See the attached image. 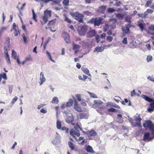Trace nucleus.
Wrapping results in <instances>:
<instances>
[{
  "mask_svg": "<svg viewBox=\"0 0 154 154\" xmlns=\"http://www.w3.org/2000/svg\"><path fill=\"white\" fill-rule=\"evenodd\" d=\"M143 126L146 129L149 128V130L152 132V134L154 138V124L150 120L146 121L143 124Z\"/></svg>",
  "mask_w": 154,
  "mask_h": 154,
  "instance_id": "1",
  "label": "nucleus"
},
{
  "mask_svg": "<svg viewBox=\"0 0 154 154\" xmlns=\"http://www.w3.org/2000/svg\"><path fill=\"white\" fill-rule=\"evenodd\" d=\"M103 20L102 18L100 17L93 18L89 20V23L94 24V26H98L102 23Z\"/></svg>",
  "mask_w": 154,
  "mask_h": 154,
  "instance_id": "2",
  "label": "nucleus"
},
{
  "mask_svg": "<svg viewBox=\"0 0 154 154\" xmlns=\"http://www.w3.org/2000/svg\"><path fill=\"white\" fill-rule=\"evenodd\" d=\"M86 27L85 26L79 27L77 29L79 34L81 35H84L86 33Z\"/></svg>",
  "mask_w": 154,
  "mask_h": 154,
  "instance_id": "3",
  "label": "nucleus"
},
{
  "mask_svg": "<svg viewBox=\"0 0 154 154\" xmlns=\"http://www.w3.org/2000/svg\"><path fill=\"white\" fill-rule=\"evenodd\" d=\"M62 36L66 43L69 44L70 43V36L66 32H63Z\"/></svg>",
  "mask_w": 154,
  "mask_h": 154,
  "instance_id": "4",
  "label": "nucleus"
},
{
  "mask_svg": "<svg viewBox=\"0 0 154 154\" xmlns=\"http://www.w3.org/2000/svg\"><path fill=\"white\" fill-rule=\"evenodd\" d=\"M132 26H133L131 24H128L125 25L124 27H123V26H122V30L124 33L125 34H127L129 31L130 28Z\"/></svg>",
  "mask_w": 154,
  "mask_h": 154,
  "instance_id": "5",
  "label": "nucleus"
},
{
  "mask_svg": "<svg viewBox=\"0 0 154 154\" xmlns=\"http://www.w3.org/2000/svg\"><path fill=\"white\" fill-rule=\"evenodd\" d=\"M138 26L139 27L140 30L143 31L144 29L145 24L144 23L143 20H140L137 22Z\"/></svg>",
  "mask_w": 154,
  "mask_h": 154,
  "instance_id": "6",
  "label": "nucleus"
},
{
  "mask_svg": "<svg viewBox=\"0 0 154 154\" xmlns=\"http://www.w3.org/2000/svg\"><path fill=\"white\" fill-rule=\"evenodd\" d=\"M74 102L75 103L74 108L77 111L79 112H81L82 111V109L80 106L77 104V101L75 98H74Z\"/></svg>",
  "mask_w": 154,
  "mask_h": 154,
  "instance_id": "7",
  "label": "nucleus"
},
{
  "mask_svg": "<svg viewBox=\"0 0 154 154\" xmlns=\"http://www.w3.org/2000/svg\"><path fill=\"white\" fill-rule=\"evenodd\" d=\"M84 17V15L82 14H80L79 12L76 15L75 19L78 20L80 23H83V18Z\"/></svg>",
  "mask_w": 154,
  "mask_h": 154,
  "instance_id": "8",
  "label": "nucleus"
},
{
  "mask_svg": "<svg viewBox=\"0 0 154 154\" xmlns=\"http://www.w3.org/2000/svg\"><path fill=\"white\" fill-rule=\"evenodd\" d=\"M86 134L88 137H94L97 135V133L94 130H91L90 131H88L86 133Z\"/></svg>",
  "mask_w": 154,
  "mask_h": 154,
  "instance_id": "9",
  "label": "nucleus"
},
{
  "mask_svg": "<svg viewBox=\"0 0 154 154\" xmlns=\"http://www.w3.org/2000/svg\"><path fill=\"white\" fill-rule=\"evenodd\" d=\"M70 134L74 138H75V139H76V138L75 137V135H76L78 137H79L80 135V133L79 132L76 131L74 129H72L71 130Z\"/></svg>",
  "mask_w": 154,
  "mask_h": 154,
  "instance_id": "10",
  "label": "nucleus"
},
{
  "mask_svg": "<svg viewBox=\"0 0 154 154\" xmlns=\"http://www.w3.org/2000/svg\"><path fill=\"white\" fill-rule=\"evenodd\" d=\"M106 6L102 5L97 10V12L99 13L103 14L105 12Z\"/></svg>",
  "mask_w": 154,
  "mask_h": 154,
  "instance_id": "11",
  "label": "nucleus"
},
{
  "mask_svg": "<svg viewBox=\"0 0 154 154\" xmlns=\"http://www.w3.org/2000/svg\"><path fill=\"white\" fill-rule=\"evenodd\" d=\"M70 115L67 116L66 119V122L68 123H71L74 120V117L72 114H70Z\"/></svg>",
  "mask_w": 154,
  "mask_h": 154,
  "instance_id": "12",
  "label": "nucleus"
},
{
  "mask_svg": "<svg viewBox=\"0 0 154 154\" xmlns=\"http://www.w3.org/2000/svg\"><path fill=\"white\" fill-rule=\"evenodd\" d=\"M150 133L149 132H147L145 133L143 137V140L144 141H146L147 140H150L154 138L153 136L152 137H149Z\"/></svg>",
  "mask_w": 154,
  "mask_h": 154,
  "instance_id": "13",
  "label": "nucleus"
},
{
  "mask_svg": "<svg viewBox=\"0 0 154 154\" xmlns=\"http://www.w3.org/2000/svg\"><path fill=\"white\" fill-rule=\"evenodd\" d=\"M96 32L94 29L91 30L88 33L87 35V36L88 38H91L94 36L96 34Z\"/></svg>",
  "mask_w": 154,
  "mask_h": 154,
  "instance_id": "14",
  "label": "nucleus"
},
{
  "mask_svg": "<svg viewBox=\"0 0 154 154\" xmlns=\"http://www.w3.org/2000/svg\"><path fill=\"white\" fill-rule=\"evenodd\" d=\"M81 48V46L78 44L73 45V50L75 51V54H76L79 51Z\"/></svg>",
  "mask_w": 154,
  "mask_h": 154,
  "instance_id": "15",
  "label": "nucleus"
},
{
  "mask_svg": "<svg viewBox=\"0 0 154 154\" xmlns=\"http://www.w3.org/2000/svg\"><path fill=\"white\" fill-rule=\"evenodd\" d=\"M40 85H42L45 81V79L44 77V74L42 72H40Z\"/></svg>",
  "mask_w": 154,
  "mask_h": 154,
  "instance_id": "16",
  "label": "nucleus"
},
{
  "mask_svg": "<svg viewBox=\"0 0 154 154\" xmlns=\"http://www.w3.org/2000/svg\"><path fill=\"white\" fill-rule=\"evenodd\" d=\"M86 151L88 152L94 153V151L93 150L91 146H88L86 148Z\"/></svg>",
  "mask_w": 154,
  "mask_h": 154,
  "instance_id": "17",
  "label": "nucleus"
},
{
  "mask_svg": "<svg viewBox=\"0 0 154 154\" xmlns=\"http://www.w3.org/2000/svg\"><path fill=\"white\" fill-rule=\"evenodd\" d=\"M44 15L47 16L48 18L51 16V11L47 10L44 11Z\"/></svg>",
  "mask_w": 154,
  "mask_h": 154,
  "instance_id": "18",
  "label": "nucleus"
},
{
  "mask_svg": "<svg viewBox=\"0 0 154 154\" xmlns=\"http://www.w3.org/2000/svg\"><path fill=\"white\" fill-rule=\"evenodd\" d=\"M82 71L86 75L89 76L91 75V74L89 73V70L87 68L82 67Z\"/></svg>",
  "mask_w": 154,
  "mask_h": 154,
  "instance_id": "19",
  "label": "nucleus"
},
{
  "mask_svg": "<svg viewBox=\"0 0 154 154\" xmlns=\"http://www.w3.org/2000/svg\"><path fill=\"white\" fill-rule=\"evenodd\" d=\"M142 97L143 98L145 99L146 100L149 102H151L152 101V99L149 98V97L146 95H143L142 96Z\"/></svg>",
  "mask_w": 154,
  "mask_h": 154,
  "instance_id": "20",
  "label": "nucleus"
},
{
  "mask_svg": "<svg viewBox=\"0 0 154 154\" xmlns=\"http://www.w3.org/2000/svg\"><path fill=\"white\" fill-rule=\"evenodd\" d=\"M59 102V99L57 97H54L51 101L52 103L57 104Z\"/></svg>",
  "mask_w": 154,
  "mask_h": 154,
  "instance_id": "21",
  "label": "nucleus"
},
{
  "mask_svg": "<svg viewBox=\"0 0 154 154\" xmlns=\"http://www.w3.org/2000/svg\"><path fill=\"white\" fill-rule=\"evenodd\" d=\"M68 144L69 147L71 148V149L72 150H73L75 149V145L71 142L69 141L68 142Z\"/></svg>",
  "mask_w": 154,
  "mask_h": 154,
  "instance_id": "22",
  "label": "nucleus"
},
{
  "mask_svg": "<svg viewBox=\"0 0 154 154\" xmlns=\"http://www.w3.org/2000/svg\"><path fill=\"white\" fill-rule=\"evenodd\" d=\"M73 103V100L72 99H70L69 100V101L66 103V106H67V107H70L72 106Z\"/></svg>",
  "mask_w": 154,
  "mask_h": 154,
  "instance_id": "23",
  "label": "nucleus"
},
{
  "mask_svg": "<svg viewBox=\"0 0 154 154\" xmlns=\"http://www.w3.org/2000/svg\"><path fill=\"white\" fill-rule=\"evenodd\" d=\"M5 59L6 60L7 62L8 63H11L10 59L9 57V54H8V51H6L5 52Z\"/></svg>",
  "mask_w": 154,
  "mask_h": 154,
  "instance_id": "24",
  "label": "nucleus"
},
{
  "mask_svg": "<svg viewBox=\"0 0 154 154\" xmlns=\"http://www.w3.org/2000/svg\"><path fill=\"white\" fill-rule=\"evenodd\" d=\"M12 58L15 60L17 57V53L14 50H12Z\"/></svg>",
  "mask_w": 154,
  "mask_h": 154,
  "instance_id": "25",
  "label": "nucleus"
},
{
  "mask_svg": "<svg viewBox=\"0 0 154 154\" xmlns=\"http://www.w3.org/2000/svg\"><path fill=\"white\" fill-rule=\"evenodd\" d=\"M94 105L97 106H100L103 103V102L97 100H94Z\"/></svg>",
  "mask_w": 154,
  "mask_h": 154,
  "instance_id": "26",
  "label": "nucleus"
},
{
  "mask_svg": "<svg viewBox=\"0 0 154 154\" xmlns=\"http://www.w3.org/2000/svg\"><path fill=\"white\" fill-rule=\"evenodd\" d=\"M79 116L81 119H85L87 117V114L81 112L79 114Z\"/></svg>",
  "mask_w": 154,
  "mask_h": 154,
  "instance_id": "27",
  "label": "nucleus"
},
{
  "mask_svg": "<svg viewBox=\"0 0 154 154\" xmlns=\"http://www.w3.org/2000/svg\"><path fill=\"white\" fill-rule=\"evenodd\" d=\"M116 16L117 18L120 20L122 19L124 17V15L120 13L116 14Z\"/></svg>",
  "mask_w": 154,
  "mask_h": 154,
  "instance_id": "28",
  "label": "nucleus"
},
{
  "mask_svg": "<svg viewBox=\"0 0 154 154\" xmlns=\"http://www.w3.org/2000/svg\"><path fill=\"white\" fill-rule=\"evenodd\" d=\"M131 17L130 16H127L125 17V21L130 24L131 23Z\"/></svg>",
  "mask_w": 154,
  "mask_h": 154,
  "instance_id": "29",
  "label": "nucleus"
},
{
  "mask_svg": "<svg viewBox=\"0 0 154 154\" xmlns=\"http://www.w3.org/2000/svg\"><path fill=\"white\" fill-rule=\"evenodd\" d=\"M74 128L77 132H79V130L82 131V130L80 126L77 124L74 126Z\"/></svg>",
  "mask_w": 154,
  "mask_h": 154,
  "instance_id": "30",
  "label": "nucleus"
},
{
  "mask_svg": "<svg viewBox=\"0 0 154 154\" xmlns=\"http://www.w3.org/2000/svg\"><path fill=\"white\" fill-rule=\"evenodd\" d=\"M137 15L140 17L142 18H145L147 17L146 14L145 13V12L143 14H138Z\"/></svg>",
  "mask_w": 154,
  "mask_h": 154,
  "instance_id": "31",
  "label": "nucleus"
},
{
  "mask_svg": "<svg viewBox=\"0 0 154 154\" xmlns=\"http://www.w3.org/2000/svg\"><path fill=\"white\" fill-rule=\"evenodd\" d=\"M128 102V100L127 99H124V101H122L121 103H122L123 104L125 105V103H127ZM128 105L130 106L131 105V101L129 100V103L128 104Z\"/></svg>",
  "mask_w": 154,
  "mask_h": 154,
  "instance_id": "32",
  "label": "nucleus"
},
{
  "mask_svg": "<svg viewBox=\"0 0 154 154\" xmlns=\"http://www.w3.org/2000/svg\"><path fill=\"white\" fill-rule=\"evenodd\" d=\"M151 30L154 31V24H152L148 28V33H150V31Z\"/></svg>",
  "mask_w": 154,
  "mask_h": 154,
  "instance_id": "33",
  "label": "nucleus"
},
{
  "mask_svg": "<svg viewBox=\"0 0 154 154\" xmlns=\"http://www.w3.org/2000/svg\"><path fill=\"white\" fill-rule=\"evenodd\" d=\"M109 29V25L107 24H105L103 26V29L104 32H106Z\"/></svg>",
  "mask_w": 154,
  "mask_h": 154,
  "instance_id": "34",
  "label": "nucleus"
},
{
  "mask_svg": "<svg viewBox=\"0 0 154 154\" xmlns=\"http://www.w3.org/2000/svg\"><path fill=\"white\" fill-rule=\"evenodd\" d=\"M84 138L82 137H80L79 139L77 140L78 141H80L82 140H83L80 143L81 144L83 145L85 143V140H83Z\"/></svg>",
  "mask_w": 154,
  "mask_h": 154,
  "instance_id": "35",
  "label": "nucleus"
},
{
  "mask_svg": "<svg viewBox=\"0 0 154 154\" xmlns=\"http://www.w3.org/2000/svg\"><path fill=\"white\" fill-rule=\"evenodd\" d=\"M50 1H52L53 2H54L56 4H58L60 3L59 0H45V2H47Z\"/></svg>",
  "mask_w": 154,
  "mask_h": 154,
  "instance_id": "36",
  "label": "nucleus"
},
{
  "mask_svg": "<svg viewBox=\"0 0 154 154\" xmlns=\"http://www.w3.org/2000/svg\"><path fill=\"white\" fill-rule=\"evenodd\" d=\"M69 0H63V4L65 6H68L69 5Z\"/></svg>",
  "mask_w": 154,
  "mask_h": 154,
  "instance_id": "37",
  "label": "nucleus"
},
{
  "mask_svg": "<svg viewBox=\"0 0 154 154\" xmlns=\"http://www.w3.org/2000/svg\"><path fill=\"white\" fill-rule=\"evenodd\" d=\"M56 21V19H55L53 20H52L49 21L48 25H52L54 24Z\"/></svg>",
  "mask_w": 154,
  "mask_h": 154,
  "instance_id": "38",
  "label": "nucleus"
},
{
  "mask_svg": "<svg viewBox=\"0 0 154 154\" xmlns=\"http://www.w3.org/2000/svg\"><path fill=\"white\" fill-rule=\"evenodd\" d=\"M22 37L23 38L24 42L25 43H27L28 41L27 40V39L26 38L25 36V35L24 33H23L22 34Z\"/></svg>",
  "mask_w": 154,
  "mask_h": 154,
  "instance_id": "39",
  "label": "nucleus"
},
{
  "mask_svg": "<svg viewBox=\"0 0 154 154\" xmlns=\"http://www.w3.org/2000/svg\"><path fill=\"white\" fill-rule=\"evenodd\" d=\"M57 128L59 129H60L61 128V122L58 120H57Z\"/></svg>",
  "mask_w": 154,
  "mask_h": 154,
  "instance_id": "40",
  "label": "nucleus"
},
{
  "mask_svg": "<svg viewBox=\"0 0 154 154\" xmlns=\"http://www.w3.org/2000/svg\"><path fill=\"white\" fill-rule=\"evenodd\" d=\"M90 96L91 97L94 98H97V96L94 93L88 92Z\"/></svg>",
  "mask_w": 154,
  "mask_h": 154,
  "instance_id": "41",
  "label": "nucleus"
},
{
  "mask_svg": "<svg viewBox=\"0 0 154 154\" xmlns=\"http://www.w3.org/2000/svg\"><path fill=\"white\" fill-rule=\"evenodd\" d=\"M20 33L19 29L14 30V34L15 36H17L18 34Z\"/></svg>",
  "mask_w": 154,
  "mask_h": 154,
  "instance_id": "42",
  "label": "nucleus"
},
{
  "mask_svg": "<svg viewBox=\"0 0 154 154\" xmlns=\"http://www.w3.org/2000/svg\"><path fill=\"white\" fill-rule=\"evenodd\" d=\"M103 50L102 49V48L101 47H97L95 49L94 51L99 52H101Z\"/></svg>",
  "mask_w": 154,
  "mask_h": 154,
  "instance_id": "43",
  "label": "nucleus"
},
{
  "mask_svg": "<svg viewBox=\"0 0 154 154\" xmlns=\"http://www.w3.org/2000/svg\"><path fill=\"white\" fill-rule=\"evenodd\" d=\"M84 14L85 15H87V16H91L93 15V14L91 12H90L89 11H85Z\"/></svg>",
  "mask_w": 154,
  "mask_h": 154,
  "instance_id": "44",
  "label": "nucleus"
},
{
  "mask_svg": "<svg viewBox=\"0 0 154 154\" xmlns=\"http://www.w3.org/2000/svg\"><path fill=\"white\" fill-rule=\"evenodd\" d=\"M113 39V38L111 36H107L106 37V40L108 42H111Z\"/></svg>",
  "mask_w": 154,
  "mask_h": 154,
  "instance_id": "45",
  "label": "nucleus"
},
{
  "mask_svg": "<svg viewBox=\"0 0 154 154\" xmlns=\"http://www.w3.org/2000/svg\"><path fill=\"white\" fill-rule=\"evenodd\" d=\"M152 60V57L151 56L148 55L147 56L146 60L147 62H149L151 61Z\"/></svg>",
  "mask_w": 154,
  "mask_h": 154,
  "instance_id": "46",
  "label": "nucleus"
},
{
  "mask_svg": "<svg viewBox=\"0 0 154 154\" xmlns=\"http://www.w3.org/2000/svg\"><path fill=\"white\" fill-rule=\"evenodd\" d=\"M153 12V11L151 9H148L145 12V13L146 14V16H147L148 14V13H152Z\"/></svg>",
  "mask_w": 154,
  "mask_h": 154,
  "instance_id": "47",
  "label": "nucleus"
},
{
  "mask_svg": "<svg viewBox=\"0 0 154 154\" xmlns=\"http://www.w3.org/2000/svg\"><path fill=\"white\" fill-rule=\"evenodd\" d=\"M46 54H47L48 55V57H49V58L50 59L52 62H55V61L53 60L51 57V55H50V53L48 51H46Z\"/></svg>",
  "mask_w": 154,
  "mask_h": 154,
  "instance_id": "48",
  "label": "nucleus"
},
{
  "mask_svg": "<svg viewBox=\"0 0 154 154\" xmlns=\"http://www.w3.org/2000/svg\"><path fill=\"white\" fill-rule=\"evenodd\" d=\"M115 10L112 8H109L107 9V11L109 13H112L115 11Z\"/></svg>",
  "mask_w": 154,
  "mask_h": 154,
  "instance_id": "49",
  "label": "nucleus"
},
{
  "mask_svg": "<svg viewBox=\"0 0 154 154\" xmlns=\"http://www.w3.org/2000/svg\"><path fill=\"white\" fill-rule=\"evenodd\" d=\"M48 17L47 16L44 15L43 17V21L45 23H46L48 20Z\"/></svg>",
  "mask_w": 154,
  "mask_h": 154,
  "instance_id": "50",
  "label": "nucleus"
},
{
  "mask_svg": "<svg viewBox=\"0 0 154 154\" xmlns=\"http://www.w3.org/2000/svg\"><path fill=\"white\" fill-rule=\"evenodd\" d=\"M116 110L113 108H111L108 110V112H115L116 111Z\"/></svg>",
  "mask_w": 154,
  "mask_h": 154,
  "instance_id": "51",
  "label": "nucleus"
},
{
  "mask_svg": "<svg viewBox=\"0 0 154 154\" xmlns=\"http://www.w3.org/2000/svg\"><path fill=\"white\" fill-rule=\"evenodd\" d=\"M17 99L18 98L16 96L14 98H13L12 99V100L11 102V103L13 104H14V103L17 100Z\"/></svg>",
  "mask_w": 154,
  "mask_h": 154,
  "instance_id": "52",
  "label": "nucleus"
},
{
  "mask_svg": "<svg viewBox=\"0 0 154 154\" xmlns=\"http://www.w3.org/2000/svg\"><path fill=\"white\" fill-rule=\"evenodd\" d=\"M101 37L99 35H97L96 36V40L97 43H98L100 42V39Z\"/></svg>",
  "mask_w": 154,
  "mask_h": 154,
  "instance_id": "53",
  "label": "nucleus"
},
{
  "mask_svg": "<svg viewBox=\"0 0 154 154\" xmlns=\"http://www.w3.org/2000/svg\"><path fill=\"white\" fill-rule=\"evenodd\" d=\"M65 20L69 23H71L72 22V20L68 18L66 16H65Z\"/></svg>",
  "mask_w": 154,
  "mask_h": 154,
  "instance_id": "54",
  "label": "nucleus"
},
{
  "mask_svg": "<svg viewBox=\"0 0 154 154\" xmlns=\"http://www.w3.org/2000/svg\"><path fill=\"white\" fill-rule=\"evenodd\" d=\"M77 98L78 100L79 101H81V95L80 94H77L75 96Z\"/></svg>",
  "mask_w": 154,
  "mask_h": 154,
  "instance_id": "55",
  "label": "nucleus"
},
{
  "mask_svg": "<svg viewBox=\"0 0 154 154\" xmlns=\"http://www.w3.org/2000/svg\"><path fill=\"white\" fill-rule=\"evenodd\" d=\"M122 4V2L121 1H119L118 2H116L115 4H114V5L116 6H119Z\"/></svg>",
  "mask_w": 154,
  "mask_h": 154,
  "instance_id": "56",
  "label": "nucleus"
},
{
  "mask_svg": "<svg viewBox=\"0 0 154 154\" xmlns=\"http://www.w3.org/2000/svg\"><path fill=\"white\" fill-rule=\"evenodd\" d=\"M0 75H2V77L5 80H6L7 79L6 74V73H3V74H1Z\"/></svg>",
  "mask_w": 154,
  "mask_h": 154,
  "instance_id": "57",
  "label": "nucleus"
},
{
  "mask_svg": "<svg viewBox=\"0 0 154 154\" xmlns=\"http://www.w3.org/2000/svg\"><path fill=\"white\" fill-rule=\"evenodd\" d=\"M150 102H151L150 104V107L154 109V100L152 99V101Z\"/></svg>",
  "mask_w": 154,
  "mask_h": 154,
  "instance_id": "58",
  "label": "nucleus"
},
{
  "mask_svg": "<svg viewBox=\"0 0 154 154\" xmlns=\"http://www.w3.org/2000/svg\"><path fill=\"white\" fill-rule=\"evenodd\" d=\"M78 12L76 11L75 13H71L70 14L72 16L75 17L76 15L78 14Z\"/></svg>",
  "mask_w": 154,
  "mask_h": 154,
  "instance_id": "59",
  "label": "nucleus"
},
{
  "mask_svg": "<svg viewBox=\"0 0 154 154\" xmlns=\"http://www.w3.org/2000/svg\"><path fill=\"white\" fill-rule=\"evenodd\" d=\"M122 42L125 44H127L128 42L127 41V38L126 37L122 41Z\"/></svg>",
  "mask_w": 154,
  "mask_h": 154,
  "instance_id": "60",
  "label": "nucleus"
},
{
  "mask_svg": "<svg viewBox=\"0 0 154 154\" xmlns=\"http://www.w3.org/2000/svg\"><path fill=\"white\" fill-rule=\"evenodd\" d=\"M13 29L14 30L19 29L17 26H16L15 23H14L13 25Z\"/></svg>",
  "mask_w": 154,
  "mask_h": 154,
  "instance_id": "61",
  "label": "nucleus"
},
{
  "mask_svg": "<svg viewBox=\"0 0 154 154\" xmlns=\"http://www.w3.org/2000/svg\"><path fill=\"white\" fill-rule=\"evenodd\" d=\"M60 129H61V130H62L66 131V132H68V130H69L68 129L65 127H63L62 128L61 127V128Z\"/></svg>",
  "mask_w": 154,
  "mask_h": 154,
  "instance_id": "62",
  "label": "nucleus"
},
{
  "mask_svg": "<svg viewBox=\"0 0 154 154\" xmlns=\"http://www.w3.org/2000/svg\"><path fill=\"white\" fill-rule=\"evenodd\" d=\"M32 59L31 58L30 56L29 57H26L25 60V61H32Z\"/></svg>",
  "mask_w": 154,
  "mask_h": 154,
  "instance_id": "63",
  "label": "nucleus"
},
{
  "mask_svg": "<svg viewBox=\"0 0 154 154\" xmlns=\"http://www.w3.org/2000/svg\"><path fill=\"white\" fill-rule=\"evenodd\" d=\"M146 48L148 49V50H150L151 49V46L149 44H147L146 45Z\"/></svg>",
  "mask_w": 154,
  "mask_h": 154,
  "instance_id": "64",
  "label": "nucleus"
}]
</instances>
